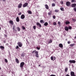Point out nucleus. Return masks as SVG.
Here are the masks:
<instances>
[{
	"mask_svg": "<svg viewBox=\"0 0 76 76\" xmlns=\"http://www.w3.org/2000/svg\"><path fill=\"white\" fill-rule=\"evenodd\" d=\"M33 57H34V55H33Z\"/></svg>",
	"mask_w": 76,
	"mask_h": 76,
	"instance_id": "nucleus-57",
	"label": "nucleus"
},
{
	"mask_svg": "<svg viewBox=\"0 0 76 76\" xmlns=\"http://www.w3.org/2000/svg\"><path fill=\"white\" fill-rule=\"evenodd\" d=\"M68 28V29H72V28L70 26H69Z\"/></svg>",
	"mask_w": 76,
	"mask_h": 76,
	"instance_id": "nucleus-32",
	"label": "nucleus"
},
{
	"mask_svg": "<svg viewBox=\"0 0 76 76\" xmlns=\"http://www.w3.org/2000/svg\"><path fill=\"white\" fill-rule=\"evenodd\" d=\"M67 43L68 44H70V41H69Z\"/></svg>",
	"mask_w": 76,
	"mask_h": 76,
	"instance_id": "nucleus-49",
	"label": "nucleus"
},
{
	"mask_svg": "<svg viewBox=\"0 0 76 76\" xmlns=\"http://www.w3.org/2000/svg\"><path fill=\"white\" fill-rule=\"evenodd\" d=\"M28 5V3H25L23 5V7H26Z\"/></svg>",
	"mask_w": 76,
	"mask_h": 76,
	"instance_id": "nucleus-6",
	"label": "nucleus"
},
{
	"mask_svg": "<svg viewBox=\"0 0 76 76\" xmlns=\"http://www.w3.org/2000/svg\"><path fill=\"white\" fill-rule=\"evenodd\" d=\"M15 28H16V26H15V25H14L12 27V29H13V31H16H16H17V30L16 29H15Z\"/></svg>",
	"mask_w": 76,
	"mask_h": 76,
	"instance_id": "nucleus-12",
	"label": "nucleus"
},
{
	"mask_svg": "<svg viewBox=\"0 0 76 76\" xmlns=\"http://www.w3.org/2000/svg\"><path fill=\"white\" fill-rule=\"evenodd\" d=\"M40 23H44V22H45V21H44V20H41L40 21Z\"/></svg>",
	"mask_w": 76,
	"mask_h": 76,
	"instance_id": "nucleus-21",
	"label": "nucleus"
},
{
	"mask_svg": "<svg viewBox=\"0 0 76 76\" xmlns=\"http://www.w3.org/2000/svg\"><path fill=\"white\" fill-rule=\"evenodd\" d=\"M15 61L18 64H19V60H18V58H15Z\"/></svg>",
	"mask_w": 76,
	"mask_h": 76,
	"instance_id": "nucleus-18",
	"label": "nucleus"
},
{
	"mask_svg": "<svg viewBox=\"0 0 76 76\" xmlns=\"http://www.w3.org/2000/svg\"><path fill=\"white\" fill-rule=\"evenodd\" d=\"M37 50H40V48H39L38 47H37Z\"/></svg>",
	"mask_w": 76,
	"mask_h": 76,
	"instance_id": "nucleus-43",
	"label": "nucleus"
},
{
	"mask_svg": "<svg viewBox=\"0 0 76 76\" xmlns=\"http://www.w3.org/2000/svg\"><path fill=\"white\" fill-rule=\"evenodd\" d=\"M22 28L23 29H25V27L24 26H22Z\"/></svg>",
	"mask_w": 76,
	"mask_h": 76,
	"instance_id": "nucleus-38",
	"label": "nucleus"
},
{
	"mask_svg": "<svg viewBox=\"0 0 76 76\" xmlns=\"http://www.w3.org/2000/svg\"><path fill=\"white\" fill-rule=\"evenodd\" d=\"M59 46L60 48H63V45L61 43H60L59 44Z\"/></svg>",
	"mask_w": 76,
	"mask_h": 76,
	"instance_id": "nucleus-14",
	"label": "nucleus"
},
{
	"mask_svg": "<svg viewBox=\"0 0 76 76\" xmlns=\"http://www.w3.org/2000/svg\"><path fill=\"white\" fill-rule=\"evenodd\" d=\"M25 15L24 14H22L21 16V18L22 19H25Z\"/></svg>",
	"mask_w": 76,
	"mask_h": 76,
	"instance_id": "nucleus-8",
	"label": "nucleus"
},
{
	"mask_svg": "<svg viewBox=\"0 0 76 76\" xmlns=\"http://www.w3.org/2000/svg\"><path fill=\"white\" fill-rule=\"evenodd\" d=\"M0 70H1V67H0Z\"/></svg>",
	"mask_w": 76,
	"mask_h": 76,
	"instance_id": "nucleus-59",
	"label": "nucleus"
},
{
	"mask_svg": "<svg viewBox=\"0 0 76 76\" xmlns=\"http://www.w3.org/2000/svg\"><path fill=\"white\" fill-rule=\"evenodd\" d=\"M72 20H73V21H74V22H76V19H75V18H72Z\"/></svg>",
	"mask_w": 76,
	"mask_h": 76,
	"instance_id": "nucleus-33",
	"label": "nucleus"
},
{
	"mask_svg": "<svg viewBox=\"0 0 76 76\" xmlns=\"http://www.w3.org/2000/svg\"><path fill=\"white\" fill-rule=\"evenodd\" d=\"M60 10H61V11H64V8L63 7H61L60 8Z\"/></svg>",
	"mask_w": 76,
	"mask_h": 76,
	"instance_id": "nucleus-29",
	"label": "nucleus"
},
{
	"mask_svg": "<svg viewBox=\"0 0 76 76\" xmlns=\"http://www.w3.org/2000/svg\"><path fill=\"white\" fill-rule=\"evenodd\" d=\"M75 44H71L70 45V47H73V46H75Z\"/></svg>",
	"mask_w": 76,
	"mask_h": 76,
	"instance_id": "nucleus-20",
	"label": "nucleus"
},
{
	"mask_svg": "<svg viewBox=\"0 0 76 76\" xmlns=\"http://www.w3.org/2000/svg\"><path fill=\"white\" fill-rule=\"evenodd\" d=\"M66 76H70V75L68 74H67L66 75Z\"/></svg>",
	"mask_w": 76,
	"mask_h": 76,
	"instance_id": "nucleus-52",
	"label": "nucleus"
},
{
	"mask_svg": "<svg viewBox=\"0 0 76 76\" xmlns=\"http://www.w3.org/2000/svg\"><path fill=\"white\" fill-rule=\"evenodd\" d=\"M34 53H35V56L36 57H39V54H38V51H36L35 50H33L32 53V54H34Z\"/></svg>",
	"mask_w": 76,
	"mask_h": 76,
	"instance_id": "nucleus-1",
	"label": "nucleus"
},
{
	"mask_svg": "<svg viewBox=\"0 0 76 76\" xmlns=\"http://www.w3.org/2000/svg\"><path fill=\"white\" fill-rule=\"evenodd\" d=\"M59 12V10H55V12Z\"/></svg>",
	"mask_w": 76,
	"mask_h": 76,
	"instance_id": "nucleus-31",
	"label": "nucleus"
},
{
	"mask_svg": "<svg viewBox=\"0 0 76 76\" xmlns=\"http://www.w3.org/2000/svg\"><path fill=\"white\" fill-rule=\"evenodd\" d=\"M20 20H19V18L18 17H17L16 18V21L17 22H19Z\"/></svg>",
	"mask_w": 76,
	"mask_h": 76,
	"instance_id": "nucleus-13",
	"label": "nucleus"
},
{
	"mask_svg": "<svg viewBox=\"0 0 76 76\" xmlns=\"http://www.w3.org/2000/svg\"><path fill=\"white\" fill-rule=\"evenodd\" d=\"M1 30V27H0V31Z\"/></svg>",
	"mask_w": 76,
	"mask_h": 76,
	"instance_id": "nucleus-56",
	"label": "nucleus"
},
{
	"mask_svg": "<svg viewBox=\"0 0 76 76\" xmlns=\"http://www.w3.org/2000/svg\"><path fill=\"white\" fill-rule=\"evenodd\" d=\"M4 60H5V62H6V63H7V62H8V61L6 59H5Z\"/></svg>",
	"mask_w": 76,
	"mask_h": 76,
	"instance_id": "nucleus-37",
	"label": "nucleus"
},
{
	"mask_svg": "<svg viewBox=\"0 0 76 76\" xmlns=\"http://www.w3.org/2000/svg\"><path fill=\"white\" fill-rule=\"evenodd\" d=\"M22 3H20L18 6V8H21L22 7Z\"/></svg>",
	"mask_w": 76,
	"mask_h": 76,
	"instance_id": "nucleus-10",
	"label": "nucleus"
},
{
	"mask_svg": "<svg viewBox=\"0 0 76 76\" xmlns=\"http://www.w3.org/2000/svg\"><path fill=\"white\" fill-rule=\"evenodd\" d=\"M19 47H22V45H23V44L20 42H19L17 43Z\"/></svg>",
	"mask_w": 76,
	"mask_h": 76,
	"instance_id": "nucleus-2",
	"label": "nucleus"
},
{
	"mask_svg": "<svg viewBox=\"0 0 76 76\" xmlns=\"http://www.w3.org/2000/svg\"><path fill=\"white\" fill-rule=\"evenodd\" d=\"M52 12V11H50V12H49L48 13V15L49 16H50V15H51V12Z\"/></svg>",
	"mask_w": 76,
	"mask_h": 76,
	"instance_id": "nucleus-22",
	"label": "nucleus"
},
{
	"mask_svg": "<svg viewBox=\"0 0 76 76\" xmlns=\"http://www.w3.org/2000/svg\"><path fill=\"white\" fill-rule=\"evenodd\" d=\"M61 4H63V1H61V2H60Z\"/></svg>",
	"mask_w": 76,
	"mask_h": 76,
	"instance_id": "nucleus-46",
	"label": "nucleus"
},
{
	"mask_svg": "<svg viewBox=\"0 0 76 76\" xmlns=\"http://www.w3.org/2000/svg\"><path fill=\"white\" fill-rule=\"evenodd\" d=\"M71 4V3H70L69 1H67L66 2V5L67 6H68L69 7L70 6Z\"/></svg>",
	"mask_w": 76,
	"mask_h": 76,
	"instance_id": "nucleus-5",
	"label": "nucleus"
},
{
	"mask_svg": "<svg viewBox=\"0 0 76 76\" xmlns=\"http://www.w3.org/2000/svg\"><path fill=\"white\" fill-rule=\"evenodd\" d=\"M74 10L76 12V8H74Z\"/></svg>",
	"mask_w": 76,
	"mask_h": 76,
	"instance_id": "nucleus-45",
	"label": "nucleus"
},
{
	"mask_svg": "<svg viewBox=\"0 0 76 76\" xmlns=\"http://www.w3.org/2000/svg\"><path fill=\"white\" fill-rule=\"evenodd\" d=\"M9 23H10V24H11L12 25H13L14 24V23H13V21L12 20H10L9 21Z\"/></svg>",
	"mask_w": 76,
	"mask_h": 76,
	"instance_id": "nucleus-11",
	"label": "nucleus"
},
{
	"mask_svg": "<svg viewBox=\"0 0 76 76\" xmlns=\"http://www.w3.org/2000/svg\"><path fill=\"white\" fill-rule=\"evenodd\" d=\"M53 25H57V23H56V22H54L53 23Z\"/></svg>",
	"mask_w": 76,
	"mask_h": 76,
	"instance_id": "nucleus-35",
	"label": "nucleus"
},
{
	"mask_svg": "<svg viewBox=\"0 0 76 76\" xmlns=\"http://www.w3.org/2000/svg\"><path fill=\"white\" fill-rule=\"evenodd\" d=\"M50 76H56V75H51Z\"/></svg>",
	"mask_w": 76,
	"mask_h": 76,
	"instance_id": "nucleus-50",
	"label": "nucleus"
},
{
	"mask_svg": "<svg viewBox=\"0 0 76 76\" xmlns=\"http://www.w3.org/2000/svg\"><path fill=\"white\" fill-rule=\"evenodd\" d=\"M64 28L65 30L66 31H69V28H68V27L66 26Z\"/></svg>",
	"mask_w": 76,
	"mask_h": 76,
	"instance_id": "nucleus-15",
	"label": "nucleus"
},
{
	"mask_svg": "<svg viewBox=\"0 0 76 76\" xmlns=\"http://www.w3.org/2000/svg\"><path fill=\"white\" fill-rule=\"evenodd\" d=\"M52 6H53V7H54V6H55L56 4H54L53 3L52 4Z\"/></svg>",
	"mask_w": 76,
	"mask_h": 76,
	"instance_id": "nucleus-34",
	"label": "nucleus"
},
{
	"mask_svg": "<svg viewBox=\"0 0 76 76\" xmlns=\"http://www.w3.org/2000/svg\"><path fill=\"white\" fill-rule=\"evenodd\" d=\"M45 8L46 9H49V7H48V5H47V4H45Z\"/></svg>",
	"mask_w": 76,
	"mask_h": 76,
	"instance_id": "nucleus-17",
	"label": "nucleus"
},
{
	"mask_svg": "<svg viewBox=\"0 0 76 76\" xmlns=\"http://www.w3.org/2000/svg\"><path fill=\"white\" fill-rule=\"evenodd\" d=\"M52 42L53 41L52 40L50 39L49 41L48 42V44H51V43H52Z\"/></svg>",
	"mask_w": 76,
	"mask_h": 76,
	"instance_id": "nucleus-19",
	"label": "nucleus"
},
{
	"mask_svg": "<svg viewBox=\"0 0 76 76\" xmlns=\"http://www.w3.org/2000/svg\"><path fill=\"white\" fill-rule=\"evenodd\" d=\"M24 64H25V63L24 62H21L20 64V67H21V68H22V67H23Z\"/></svg>",
	"mask_w": 76,
	"mask_h": 76,
	"instance_id": "nucleus-3",
	"label": "nucleus"
},
{
	"mask_svg": "<svg viewBox=\"0 0 76 76\" xmlns=\"http://www.w3.org/2000/svg\"><path fill=\"white\" fill-rule=\"evenodd\" d=\"M27 12L29 14H32V12L30 10L28 11Z\"/></svg>",
	"mask_w": 76,
	"mask_h": 76,
	"instance_id": "nucleus-25",
	"label": "nucleus"
},
{
	"mask_svg": "<svg viewBox=\"0 0 76 76\" xmlns=\"http://www.w3.org/2000/svg\"><path fill=\"white\" fill-rule=\"evenodd\" d=\"M65 23L66 25H67L68 24H69L70 23V22L69 21H66L65 22Z\"/></svg>",
	"mask_w": 76,
	"mask_h": 76,
	"instance_id": "nucleus-23",
	"label": "nucleus"
},
{
	"mask_svg": "<svg viewBox=\"0 0 76 76\" xmlns=\"http://www.w3.org/2000/svg\"><path fill=\"white\" fill-rule=\"evenodd\" d=\"M49 23H51V21H49Z\"/></svg>",
	"mask_w": 76,
	"mask_h": 76,
	"instance_id": "nucleus-54",
	"label": "nucleus"
},
{
	"mask_svg": "<svg viewBox=\"0 0 76 76\" xmlns=\"http://www.w3.org/2000/svg\"><path fill=\"white\" fill-rule=\"evenodd\" d=\"M0 48L1 49H4V47L3 46H0Z\"/></svg>",
	"mask_w": 76,
	"mask_h": 76,
	"instance_id": "nucleus-26",
	"label": "nucleus"
},
{
	"mask_svg": "<svg viewBox=\"0 0 76 76\" xmlns=\"http://www.w3.org/2000/svg\"><path fill=\"white\" fill-rule=\"evenodd\" d=\"M44 25L45 26H47L48 25V23L46 22H45L44 24Z\"/></svg>",
	"mask_w": 76,
	"mask_h": 76,
	"instance_id": "nucleus-28",
	"label": "nucleus"
},
{
	"mask_svg": "<svg viewBox=\"0 0 76 76\" xmlns=\"http://www.w3.org/2000/svg\"><path fill=\"white\" fill-rule=\"evenodd\" d=\"M6 45H7V46H8V45H9V44L8 43H7L6 44Z\"/></svg>",
	"mask_w": 76,
	"mask_h": 76,
	"instance_id": "nucleus-51",
	"label": "nucleus"
},
{
	"mask_svg": "<svg viewBox=\"0 0 76 76\" xmlns=\"http://www.w3.org/2000/svg\"><path fill=\"white\" fill-rule=\"evenodd\" d=\"M50 58L51 59V60L53 61V60L54 59V57L53 56H51Z\"/></svg>",
	"mask_w": 76,
	"mask_h": 76,
	"instance_id": "nucleus-36",
	"label": "nucleus"
},
{
	"mask_svg": "<svg viewBox=\"0 0 76 76\" xmlns=\"http://www.w3.org/2000/svg\"><path fill=\"white\" fill-rule=\"evenodd\" d=\"M17 29H18V31H20V28L19 27H17Z\"/></svg>",
	"mask_w": 76,
	"mask_h": 76,
	"instance_id": "nucleus-24",
	"label": "nucleus"
},
{
	"mask_svg": "<svg viewBox=\"0 0 76 76\" xmlns=\"http://www.w3.org/2000/svg\"><path fill=\"white\" fill-rule=\"evenodd\" d=\"M29 1H31V0H28Z\"/></svg>",
	"mask_w": 76,
	"mask_h": 76,
	"instance_id": "nucleus-60",
	"label": "nucleus"
},
{
	"mask_svg": "<svg viewBox=\"0 0 76 76\" xmlns=\"http://www.w3.org/2000/svg\"><path fill=\"white\" fill-rule=\"evenodd\" d=\"M39 66H41V65H39Z\"/></svg>",
	"mask_w": 76,
	"mask_h": 76,
	"instance_id": "nucleus-55",
	"label": "nucleus"
},
{
	"mask_svg": "<svg viewBox=\"0 0 76 76\" xmlns=\"http://www.w3.org/2000/svg\"><path fill=\"white\" fill-rule=\"evenodd\" d=\"M71 76H76L75 74V73L73 72H71Z\"/></svg>",
	"mask_w": 76,
	"mask_h": 76,
	"instance_id": "nucleus-9",
	"label": "nucleus"
},
{
	"mask_svg": "<svg viewBox=\"0 0 76 76\" xmlns=\"http://www.w3.org/2000/svg\"><path fill=\"white\" fill-rule=\"evenodd\" d=\"M56 58L55 56H54V60H53V61H54V60H56Z\"/></svg>",
	"mask_w": 76,
	"mask_h": 76,
	"instance_id": "nucleus-47",
	"label": "nucleus"
},
{
	"mask_svg": "<svg viewBox=\"0 0 76 76\" xmlns=\"http://www.w3.org/2000/svg\"><path fill=\"white\" fill-rule=\"evenodd\" d=\"M58 24L59 25V26H60V22L58 21Z\"/></svg>",
	"mask_w": 76,
	"mask_h": 76,
	"instance_id": "nucleus-41",
	"label": "nucleus"
},
{
	"mask_svg": "<svg viewBox=\"0 0 76 76\" xmlns=\"http://www.w3.org/2000/svg\"><path fill=\"white\" fill-rule=\"evenodd\" d=\"M67 70H68V68L67 67H66L65 69V72H67Z\"/></svg>",
	"mask_w": 76,
	"mask_h": 76,
	"instance_id": "nucleus-27",
	"label": "nucleus"
},
{
	"mask_svg": "<svg viewBox=\"0 0 76 76\" xmlns=\"http://www.w3.org/2000/svg\"><path fill=\"white\" fill-rule=\"evenodd\" d=\"M53 19H56V16L53 15Z\"/></svg>",
	"mask_w": 76,
	"mask_h": 76,
	"instance_id": "nucleus-40",
	"label": "nucleus"
},
{
	"mask_svg": "<svg viewBox=\"0 0 76 76\" xmlns=\"http://www.w3.org/2000/svg\"><path fill=\"white\" fill-rule=\"evenodd\" d=\"M3 1H6V0H2Z\"/></svg>",
	"mask_w": 76,
	"mask_h": 76,
	"instance_id": "nucleus-53",
	"label": "nucleus"
},
{
	"mask_svg": "<svg viewBox=\"0 0 76 76\" xmlns=\"http://www.w3.org/2000/svg\"><path fill=\"white\" fill-rule=\"evenodd\" d=\"M18 15H22V13L21 12H20L18 14Z\"/></svg>",
	"mask_w": 76,
	"mask_h": 76,
	"instance_id": "nucleus-44",
	"label": "nucleus"
},
{
	"mask_svg": "<svg viewBox=\"0 0 76 76\" xmlns=\"http://www.w3.org/2000/svg\"><path fill=\"white\" fill-rule=\"evenodd\" d=\"M19 46H17L15 48L16 49H18L19 48Z\"/></svg>",
	"mask_w": 76,
	"mask_h": 76,
	"instance_id": "nucleus-42",
	"label": "nucleus"
},
{
	"mask_svg": "<svg viewBox=\"0 0 76 76\" xmlns=\"http://www.w3.org/2000/svg\"><path fill=\"white\" fill-rule=\"evenodd\" d=\"M69 62L70 63H73L74 64V63H76V61L75 60H70L69 61Z\"/></svg>",
	"mask_w": 76,
	"mask_h": 76,
	"instance_id": "nucleus-4",
	"label": "nucleus"
},
{
	"mask_svg": "<svg viewBox=\"0 0 76 76\" xmlns=\"http://www.w3.org/2000/svg\"><path fill=\"white\" fill-rule=\"evenodd\" d=\"M36 24L39 27V28H41V25L39 23L37 22L36 23Z\"/></svg>",
	"mask_w": 76,
	"mask_h": 76,
	"instance_id": "nucleus-7",
	"label": "nucleus"
},
{
	"mask_svg": "<svg viewBox=\"0 0 76 76\" xmlns=\"http://www.w3.org/2000/svg\"><path fill=\"white\" fill-rule=\"evenodd\" d=\"M4 37H5V38H6L7 37V35L6 34H4Z\"/></svg>",
	"mask_w": 76,
	"mask_h": 76,
	"instance_id": "nucleus-48",
	"label": "nucleus"
},
{
	"mask_svg": "<svg viewBox=\"0 0 76 76\" xmlns=\"http://www.w3.org/2000/svg\"><path fill=\"white\" fill-rule=\"evenodd\" d=\"M76 6V4H72V7H75Z\"/></svg>",
	"mask_w": 76,
	"mask_h": 76,
	"instance_id": "nucleus-16",
	"label": "nucleus"
},
{
	"mask_svg": "<svg viewBox=\"0 0 76 76\" xmlns=\"http://www.w3.org/2000/svg\"><path fill=\"white\" fill-rule=\"evenodd\" d=\"M33 28V29H36V26H34Z\"/></svg>",
	"mask_w": 76,
	"mask_h": 76,
	"instance_id": "nucleus-39",
	"label": "nucleus"
},
{
	"mask_svg": "<svg viewBox=\"0 0 76 76\" xmlns=\"http://www.w3.org/2000/svg\"><path fill=\"white\" fill-rule=\"evenodd\" d=\"M71 2L72 3H75L76 2V0H72Z\"/></svg>",
	"mask_w": 76,
	"mask_h": 76,
	"instance_id": "nucleus-30",
	"label": "nucleus"
},
{
	"mask_svg": "<svg viewBox=\"0 0 76 76\" xmlns=\"http://www.w3.org/2000/svg\"><path fill=\"white\" fill-rule=\"evenodd\" d=\"M75 39H76V37H75Z\"/></svg>",
	"mask_w": 76,
	"mask_h": 76,
	"instance_id": "nucleus-58",
	"label": "nucleus"
}]
</instances>
